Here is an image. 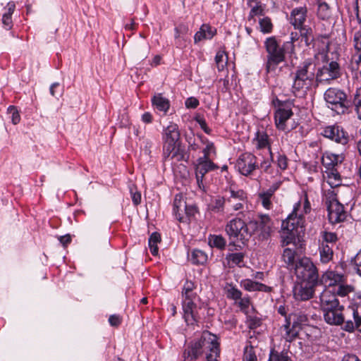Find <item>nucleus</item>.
<instances>
[{
	"instance_id": "f257e3e1",
	"label": "nucleus",
	"mask_w": 361,
	"mask_h": 361,
	"mask_svg": "<svg viewBox=\"0 0 361 361\" xmlns=\"http://www.w3.org/2000/svg\"><path fill=\"white\" fill-rule=\"evenodd\" d=\"M207 351L217 352L215 338L209 334H204L197 341L190 342L184 350L183 357L185 360H196L203 353Z\"/></svg>"
},
{
	"instance_id": "f03ea898",
	"label": "nucleus",
	"mask_w": 361,
	"mask_h": 361,
	"mask_svg": "<svg viewBox=\"0 0 361 361\" xmlns=\"http://www.w3.org/2000/svg\"><path fill=\"white\" fill-rule=\"evenodd\" d=\"M283 245H288L295 240L303 232V219L298 216L295 211L288 215L287 219L282 222Z\"/></svg>"
},
{
	"instance_id": "7ed1b4c3",
	"label": "nucleus",
	"mask_w": 361,
	"mask_h": 361,
	"mask_svg": "<svg viewBox=\"0 0 361 361\" xmlns=\"http://www.w3.org/2000/svg\"><path fill=\"white\" fill-rule=\"evenodd\" d=\"M343 307L336 310L334 312L324 314V321L331 325L343 324V329L346 331L352 332L355 327L361 325V317L358 316L357 312L353 310L354 322L351 319L345 320V316L343 313Z\"/></svg>"
},
{
	"instance_id": "20e7f679",
	"label": "nucleus",
	"mask_w": 361,
	"mask_h": 361,
	"mask_svg": "<svg viewBox=\"0 0 361 361\" xmlns=\"http://www.w3.org/2000/svg\"><path fill=\"white\" fill-rule=\"evenodd\" d=\"M324 99L329 104V108L338 114H345L351 105L347 99L346 94L336 88H329L324 93Z\"/></svg>"
},
{
	"instance_id": "39448f33",
	"label": "nucleus",
	"mask_w": 361,
	"mask_h": 361,
	"mask_svg": "<svg viewBox=\"0 0 361 361\" xmlns=\"http://www.w3.org/2000/svg\"><path fill=\"white\" fill-rule=\"evenodd\" d=\"M316 66L310 61H305L298 68L294 78L293 88L299 91L309 88L315 78Z\"/></svg>"
},
{
	"instance_id": "423d86ee",
	"label": "nucleus",
	"mask_w": 361,
	"mask_h": 361,
	"mask_svg": "<svg viewBox=\"0 0 361 361\" xmlns=\"http://www.w3.org/2000/svg\"><path fill=\"white\" fill-rule=\"evenodd\" d=\"M295 271L297 277L303 282L317 284L319 274L315 265L308 257H302L295 263Z\"/></svg>"
},
{
	"instance_id": "0eeeda50",
	"label": "nucleus",
	"mask_w": 361,
	"mask_h": 361,
	"mask_svg": "<svg viewBox=\"0 0 361 361\" xmlns=\"http://www.w3.org/2000/svg\"><path fill=\"white\" fill-rule=\"evenodd\" d=\"M264 45L268 53L267 71L269 72L274 70L279 63L284 61V51L287 49V47H285L284 44L283 47L281 48L274 37L267 38L264 42Z\"/></svg>"
},
{
	"instance_id": "6e6552de",
	"label": "nucleus",
	"mask_w": 361,
	"mask_h": 361,
	"mask_svg": "<svg viewBox=\"0 0 361 361\" xmlns=\"http://www.w3.org/2000/svg\"><path fill=\"white\" fill-rule=\"evenodd\" d=\"M342 194V188H338L336 192L330 196L329 200L326 202L329 212V219L332 224L342 222L346 219L347 213L343 204L340 202Z\"/></svg>"
},
{
	"instance_id": "1a4fd4ad",
	"label": "nucleus",
	"mask_w": 361,
	"mask_h": 361,
	"mask_svg": "<svg viewBox=\"0 0 361 361\" xmlns=\"http://www.w3.org/2000/svg\"><path fill=\"white\" fill-rule=\"evenodd\" d=\"M307 322V317L302 312H293L288 314L283 327L286 330L284 338L291 342L298 337L302 324Z\"/></svg>"
},
{
	"instance_id": "9d476101",
	"label": "nucleus",
	"mask_w": 361,
	"mask_h": 361,
	"mask_svg": "<svg viewBox=\"0 0 361 361\" xmlns=\"http://www.w3.org/2000/svg\"><path fill=\"white\" fill-rule=\"evenodd\" d=\"M230 240H240L243 244L250 239V233L246 228V223L240 218L231 220L225 228Z\"/></svg>"
},
{
	"instance_id": "9b49d317",
	"label": "nucleus",
	"mask_w": 361,
	"mask_h": 361,
	"mask_svg": "<svg viewBox=\"0 0 361 361\" xmlns=\"http://www.w3.org/2000/svg\"><path fill=\"white\" fill-rule=\"evenodd\" d=\"M180 139V133L178 131V126L175 123H171L164 129V149L165 154L168 157L171 156V159L176 156L177 143Z\"/></svg>"
},
{
	"instance_id": "f8f14e48",
	"label": "nucleus",
	"mask_w": 361,
	"mask_h": 361,
	"mask_svg": "<svg viewBox=\"0 0 361 361\" xmlns=\"http://www.w3.org/2000/svg\"><path fill=\"white\" fill-rule=\"evenodd\" d=\"M341 75V68L336 61H331L319 69L316 74V80L319 82L335 80Z\"/></svg>"
},
{
	"instance_id": "ddd939ff",
	"label": "nucleus",
	"mask_w": 361,
	"mask_h": 361,
	"mask_svg": "<svg viewBox=\"0 0 361 361\" xmlns=\"http://www.w3.org/2000/svg\"><path fill=\"white\" fill-rule=\"evenodd\" d=\"M197 295L182 296L183 297V310L184 312L185 321L188 325H193L199 322V317L195 312L197 305L193 300Z\"/></svg>"
},
{
	"instance_id": "4468645a",
	"label": "nucleus",
	"mask_w": 361,
	"mask_h": 361,
	"mask_svg": "<svg viewBox=\"0 0 361 361\" xmlns=\"http://www.w3.org/2000/svg\"><path fill=\"white\" fill-rule=\"evenodd\" d=\"M323 135L343 145H346L349 140L347 133L338 126H327L324 130Z\"/></svg>"
},
{
	"instance_id": "2eb2a0df",
	"label": "nucleus",
	"mask_w": 361,
	"mask_h": 361,
	"mask_svg": "<svg viewBox=\"0 0 361 361\" xmlns=\"http://www.w3.org/2000/svg\"><path fill=\"white\" fill-rule=\"evenodd\" d=\"M237 166L241 174L249 176L256 169V157L250 153H245L238 159Z\"/></svg>"
},
{
	"instance_id": "dca6fc26",
	"label": "nucleus",
	"mask_w": 361,
	"mask_h": 361,
	"mask_svg": "<svg viewBox=\"0 0 361 361\" xmlns=\"http://www.w3.org/2000/svg\"><path fill=\"white\" fill-rule=\"evenodd\" d=\"M317 284H312L307 282H303L300 286L295 287L294 295L296 300H307L312 298L314 293V287Z\"/></svg>"
},
{
	"instance_id": "f3484780",
	"label": "nucleus",
	"mask_w": 361,
	"mask_h": 361,
	"mask_svg": "<svg viewBox=\"0 0 361 361\" xmlns=\"http://www.w3.org/2000/svg\"><path fill=\"white\" fill-rule=\"evenodd\" d=\"M259 238L261 240L268 239L272 232V222L271 219L267 215H262L259 217Z\"/></svg>"
},
{
	"instance_id": "a211bd4d",
	"label": "nucleus",
	"mask_w": 361,
	"mask_h": 361,
	"mask_svg": "<svg viewBox=\"0 0 361 361\" xmlns=\"http://www.w3.org/2000/svg\"><path fill=\"white\" fill-rule=\"evenodd\" d=\"M217 168L218 166L211 160H205V158H199L195 165V175H199V177L204 178L208 171Z\"/></svg>"
},
{
	"instance_id": "6ab92c4d",
	"label": "nucleus",
	"mask_w": 361,
	"mask_h": 361,
	"mask_svg": "<svg viewBox=\"0 0 361 361\" xmlns=\"http://www.w3.org/2000/svg\"><path fill=\"white\" fill-rule=\"evenodd\" d=\"M231 196L228 198V202L232 204L233 209L238 211L243 208V202L246 199V194L243 190L235 191L231 190Z\"/></svg>"
},
{
	"instance_id": "aec40b11",
	"label": "nucleus",
	"mask_w": 361,
	"mask_h": 361,
	"mask_svg": "<svg viewBox=\"0 0 361 361\" xmlns=\"http://www.w3.org/2000/svg\"><path fill=\"white\" fill-rule=\"evenodd\" d=\"M290 109L279 108L275 113V123L280 130H286V121L293 116Z\"/></svg>"
},
{
	"instance_id": "412c9836",
	"label": "nucleus",
	"mask_w": 361,
	"mask_h": 361,
	"mask_svg": "<svg viewBox=\"0 0 361 361\" xmlns=\"http://www.w3.org/2000/svg\"><path fill=\"white\" fill-rule=\"evenodd\" d=\"M307 8L305 7H299L294 8L290 13V23L295 28L302 27L305 20Z\"/></svg>"
},
{
	"instance_id": "4be33fe9",
	"label": "nucleus",
	"mask_w": 361,
	"mask_h": 361,
	"mask_svg": "<svg viewBox=\"0 0 361 361\" xmlns=\"http://www.w3.org/2000/svg\"><path fill=\"white\" fill-rule=\"evenodd\" d=\"M149 51L150 46L146 42H137L135 46L134 54L137 59H145L147 58Z\"/></svg>"
},
{
	"instance_id": "5701e85b",
	"label": "nucleus",
	"mask_w": 361,
	"mask_h": 361,
	"mask_svg": "<svg viewBox=\"0 0 361 361\" xmlns=\"http://www.w3.org/2000/svg\"><path fill=\"white\" fill-rule=\"evenodd\" d=\"M241 286L247 290L255 291L262 290L269 292L271 288L262 284L261 283L255 282L250 279H245L241 282Z\"/></svg>"
},
{
	"instance_id": "b1692460",
	"label": "nucleus",
	"mask_w": 361,
	"mask_h": 361,
	"mask_svg": "<svg viewBox=\"0 0 361 361\" xmlns=\"http://www.w3.org/2000/svg\"><path fill=\"white\" fill-rule=\"evenodd\" d=\"M321 306L333 304L335 302H339L336 298V294L332 291V288L329 286L325 289L320 296Z\"/></svg>"
},
{
	"instance_id": "393cba45",
	"label": "nucleus",
	"mask_w": 361,
	"mask_h": 361,
	"mask_svg": "<svg viewBox=\"0 0 361 361\" xmlns=\"http://www.w3.org/2000/svg\"><path fill=\"white\" fill-rule=\"evenodd\" d=\"M152 102L153 106L157 109L164 111L165 113L169 110L170 106L169 99L162 97L161 94H155L152 99Z\"/></svg>"
},
{
	"instance_id": "a878e982",
	"label": "nucleus",
	"mask_w": 361,
	"mask_h": 361,
	"mask_svg": "<svg viewBox=\"0 0 361 361\" xmlns=\"http://www.w3.org/2000/svg\"><path fill=\"white\" fill-rule=\"evenodd\" d=\"M298 29H300V42H304L307 47L314 44L312 30L310 27L302 26Z\"/></svg>"
},
{
	"instance_id": "bb28decb",
	"label": "nucleus",
	"mask_w": 361,
	"mask_h": 361,
	"mask_svg": "<svg viewBox=\"0 0 361 361\" xmlns=\"http://www.w3.org/2000/svg\"><path fill=\"white\" fill-rule=\"evenodd\" d=\"M16 8L15 3L11 1L8 2L6 7L5 8L7 11L3 14L2 18V23L5 26H6V29L9 30L12 27V20H11V15L13 13Z\"/></svg>"
},
{
	"instance_id": "cd10ccee",
	"label": "nucleus",
	"mask_w": 361,
	"mask_h": 361,
	"mask_svg": "<svg viewBox=\"0 0 361 361\" xmlns=\"http://www.w3.org/2000/svg\"><path fill=\"white\" fill-rule=\"evenodd\" d=\"M319 252L321 261L323 263H327L332 259L334 251L333 247L330 246V245L324 244V243H322L319 248Z\"/></svg>"
},
{
	"instance_id": "c85d7f7f",
	"label": "nucleus",
	"mask_w": 361,
	"mask_h": 361,
	"mask_svg": "<svg viewBox=\"0 0 361 361\" xmlns=\"http://www.w3.org/2000/svg\"><path fill=\"white\" fill-rule=\"evenodd\" d=\"M185 202L183 200L181 195H177L173 202L174 212L176 217L180 222H184V217L180 216V212H183V208L185 207Z\"/></svg>"
},
{
	"instance_id": "c756f323",
	"label": "nucleus",
	"mask_w": 361,
	"mask_h": 361,
	"mask_svg": "<svg viewBox=\"0 0 361 361\" xmlns=\"http://www.w3.org/2000/svg\"><path fill=\"white\" fill-rule=\"evenodd\" d=\"M332 288V291L336 294V295L345 296L349 293L353 291V287L349 285H345L343 283H338L334 286H330Z\"/></svg>"
},
{
	"instance_id": "7c9ffc66",
	"label": "nucleus",
	"mask_w": 361,
	"mask_h": 361,
	"mask_svg": "<svg viewBox=\"0 0 361 361\" xmlns=\"http://www.w3.org/2000/svg\"><path fill=\"white\" fill-rule=\"evenodd\" d=\"M190 260L195 264H203L207 260V255L200 250H194L191 253Z\"/></svg>"
},
{
	"instance_id": "2f4dec72",
	"label": "nucleus",
	"mask_w": 361,
	"mask_h": 361,
	"mask_svg": "<svg viewBox=\"0 0 361 361\" xmlns=\"http://www.w3.org/2000/svg\"><path fill=\"white\" fill-rule=\"evenodd\" d=\"M269 361H292L288 355V352L283 350L278 352L274 349L271 350L269 355Z\"/></svg>"
},
{
	"instance_id": "473e14b6",
	"label": "nucleus",
	"mask_w": 361,
	"mask_h": 361,
	"mask_svg": "<svg viewBox=\"0 0 361 361\" xmlns=\"http://www.w3.org/2000/svg\"><path fill=\"white\" fill-rule=\"evenodd\" d=\"M161 242V235L159 233H153L149 238V246L152 254L156 256L158 254L157 243Z\"/></svg>"
},
{
	"instance_id": "72a5a7b5",
	"label": "nucleus",
	"mask_w": 361,
	"mask_h": 361,
	"mask_svg": "<svg viewBox=\"0 0 361 361\" xmlns=\"http://www.w3.org/2000/svg\"><path fill=\"white\" fill-rule=\"evenodd\" d=\"M295 252L290 248H286L283 252V259L288 266H291L295 268V263L297 261L295 259Z\"/></svg>"
},
{
	"instance_id": "f704fd0d",
	"label": "nucleus",
	"mask_w": 361,
	"mask_h": 361,
	"mask_svg": "<svg viewBox=\"0 0 361 361\" xmlns=\"http://www.w3.org/2000/svg\"><path fill=\"white\" fill-rule=\"evenodd\" d=\"M228 58L226 56L224 51H219L217 52L215 57V63L219 71H222L224 70L227 65Z\"/></svg>"
},
{
	"instance_id": "c9c22d12",
	"label": "nucleus",
	"mask_w": 361,
	"mask_h": 361,
	"mask_svg": "<svg viewBox=\"0 0 361 361\" xmlns=\"http://www.w3.org/2000/svg\"><path fill=\"white\" fill-rule=\"evenodd\" d=\"M317 15L322 20L327 19L330 17L331 10H330L329 5L326 3H325V2L319 3L318 9H317Z\"/></svg>"
},
{
	"instance_id": "e433bc0d",
	"label": "nucleus",
	"mask_w": 361,
	"mask_h": 361,
	"mask_svg": "<svg viewBox=\"0 0 361 361\" xmlns=\"http://www.w3.org/2000/svg\"><path fill=\"white\" fill-rule=\"evenodd\" d=\"M256 140L257 141V147L259 149L269 146V137L266 133L257 132L256 134Z\"/></svg>"
},
{
	"instance_id": "4c0bfd02",
	"label": "nucleus",
	"mask_w": 361,
	"mask_h": 361,
	"mask_svg": "<svg viewBox=\"0 0 361 361\" xmlns=\"http://www.w3.org/2000/svg\"><path fill=\"white\" fill-rule=\"evenodd\" d=\"M259 26L261 31L264 33H269L271 32L273 25L271 19L268 17H265L259 20Z\"/></svg>"
},
{
	"instance_id": "58836bf2",
	"label": "nucleus",
	"mask_w": 361,
	"mask_h": 361,
	"mask_svg": "<svg viewBox=\"0 0 361 361\" xmlns=\"http://www.w3.org/2000/svg\"><path fill=\"white\" fill-rule=\"evenodd\" d=\"M209 244L219 249H223L226 245L225 239L221 235H212L209 238Z\"/></svg>"
},
{
	"instance_id": "ea45409f",
	"label": "nucleus",
	"mask_w": 361,
	"mask_h": 361,
	"mask_svg": "<svg viewBox=\"0 0 361 361\" xmlns=\"http://www.w3.org/2000/svg\"><path fill=\"white\" fill-rule=\"evenodd\" d=\"M323 240L322 243L334 247V244L337 241L338 238L336 233L325 231L323 233Z\"/></svg>"
},
{
	"instance_id": "a19ab883",
	"label": "nucleus",
	"mask_w": 361,
	"mask_h": 361,
	"mask_svg": "<svg viewBox=\"0 0 361 361\" xmlns=\"http://www.w3.org/2000/svg\"><path fill=\"white\" fill-rule=\"evenodd\" d=\"M210 30L211 27L209 25L204 24L201 26L200 30L197 32L194 37L195 42L197 43L202 39L207 38L206 30Z\"/></svg>"
},
{
	"instance_id": "79ce46f5",
	"label": "nucleus",
	"mask_w": 361,
	"mask_h": 361,
	"mask_svg": "<svg viewBox=\"0 0 361 361\" xmlns=\"http://www.w3.org/2000/svg\"><path fill=\"white\" fill-rule=\"evenodd\" d=\"M244 255L242 252L231 253L226 255V259L228 262H232L235 264H239L243 262Z\"/></svg>"
},
{
	"instance_id": "37998d69",
	"label": "nucleus",
	"mask_w": 361,
	"mask_h": 361,
	"mask_svg": "<svg viewBox=\"0 0 361 361\" xmlns=\"http://www.w3.org/2000/svg\"><path fill=\"white\" fill-rule=\"evenodd\" d=\"M353 104L355 106L358 118H360L361 116V87L358 88L356 91V94L354 97Z\"/></svg>"
},
{
	"instance_id": "c03bdc74",
	"label": "nucleus",
	"mask_w": 361,
	"mask_h": 361,
	"mask_svg": "<svg viewBox=\"0 0 361 361\" xmlns=\"http://www.w3.org/2000/svg\"><path fill=\"white\" fill-rule=\"evenodd\" d=\"M246 228H247V231L250 233V238L259 230V219L250 220L248 223H246Z\"/></svg>"
},
{
	"instance_id": "a18cd8bd",
	"label": "nucleus",
	"mask_w": 361,
	"mask_h": 361,
	"mask_svg": "<svg viewBox=\"0 0 361 361\" xmlns=\"http://www.w3.org/2000/svg\"><path fill=\"white\" fill-rule=\"evenodd\" d=\"M343 306L340 305L339 302H335L327 305L321 306L323 314H327L329 312H334L336 310L343 308Z\"/></svg>"
},
{
	"instance_id": "49530a36",
	"label": "nucleus",
	"mask_w": 361,
	"mask_h": 361,
	"mask_svg": "<svg viewBox=\"0 0 361 361\" xmlns=\"http://www.w3.org/2000/svg\"><path fill=\"white\" fill-rule=\"evenodd\" d=\"M194 289V284L191 281H187L183 287V291H182V296H187L189 295H197L195 293H192V290Z\"/></svg>"
},
{
	"instance_id": "de8ad7c7",
	"label": "nucleus",
	"mask_w": 361,
	"mask_h": 361,
	"mask_svg": "<svg viewBox=\"0 0 361 361\" xmlns=\"http://www.w3.org/2000/svg\"><path fill=\"white\" fill-rule=\"evenodd\" d=\"M140 140H141V138ZM142 145L144 146V148H143L144 153L146 155H149L150 148L152 147V140L149 137H145V136H143L142 137Z\"/></svg>"
},
{
	"instance_id": "09e8293b",
	"label": "nucleus",
	"mask_w": 361,
	"mask_h": 361,
	"mask_svg": "<svg viewBox=\"0 0 361 361\" xmlns=\"http://www.w3.org/2000/svg\"><path fill=\"white\" fill-rule=\"evenodd\" d=\"M8 113L11 114V119L13 124H17L20 121V115L18 110L14 106H9Z\"/></svg>"
},
{
	"instance_id": "8fccbe9b",
	"label": "nucleus",
	"mask_w": 361,
	"mask_h": 361,
	"mask_svg": "<svg viewBox=\"0 0 361 361\" xmlns=\"http://www.w3.org/2000/svg\"><path fill=\"white\" fill-rule=\"evenodd\" d=\"M244 360L245 361H256L257 356L253 351L252 347H250L249 349L246 348L245 354H244Z\"/></svg>"
},
{
	"instance_id": "3c124183",
	"label": "nucleus",
	"mask_w": 361,
	"mask_h": 361,
	"mask_svg": "<svg viewBox=\"0 0 361 361\" xmlns=\"http://www.w3.org/2000/svg\"><path fill=\"white\" fill-rule=\"evenodd\" d=\"M281 184V181H278V182H276L274 183H273L270 188L265 192H264L263 193L264 194V195H267V197H271L274 195V193L275 192L276 190H277L279 189V188L280 187Z\"/></svg>"
},
{
	"instance_id": "603ef678",
	"label": "nucleus",
	"mask_w": 361,
	"mask_h": 361,
	"mask_svg": "<svg viewBox=\"0 0 361 361\" xmlns=\"http://www.w3.org/2000/svg\"><path fill=\"white\" fill-rule=\"evenodd\" d=\"M211 152H214V146L212 142H209L203 149L204 156L202 158H205V160H210L209 154Z\"/></svg>"
},
{
	"instance_id": "864d4df0",
	"label": "nucleus",
	"mask_w": 361,
	"mask_h": 361,
	"mask_svg": "<svg viewBox=\"0 0 361 361\" xmlns=\"http://www.w3.org/2000/svg\"><path fill=\"white\" fill-rule=\"evenodd\" d=\"M228 295L233 300H238L240 298L242 293L237 288L232 287L228 290Z\"/></svg>"
},
{
	"instance_id": "5fc2aeb1",
	"label": "nucleus",
	"mask_w": 361,
	"mask_h": 361,
	"mask_svg": "<svg viewBox=\"0 0 361 361\" xmlns=\"http://www.w3.org/2000/svg\"><path fill=\"white\" fill-rule=\"evenodd\" d=\"M215 343L216 344L217 346V352L209 351L210 353L209 354H207L206 357L207 361H217L216 357L219 355V344L216 340Z\"/></svg>"
},
{
	"instance_id": "6e6d98bb",
	"label": "nucleus",
	"mask_w": 361,
	"mask_h": 361,
	"mask_svg": "<svg viewBox=\"0 0 361 361\" xmlns=\"http://www.w3.org/2000/svg\"><path fill=\"white\" fill-rule=\"evenodd\" d=\"M277 165L282 170H285L287 168V158L285 155H279Z\"/></svg>"
},
{
	"instance_id": "4d7b16f0",
	"label": "nucleus",
	"mask_w": 361,
	"mask_h": 361,
	"mask_svg": "<svg viewBox=\"0 0 361 361\" xmlns=\"http://www.w3.org/2000/svg\"><path fill=\"white\" fill-rule=\"evenodd\" d=\"M224 203L225 199L224 197H219L216 199L212 204V209L217 211L221 210L223 208Z\"/></svg>"
},
{
	"instance_id": "13d9d810",
	"label": "nucleus",
	"mask_w": 361,
	"mask_h": 361,
	"mask_svg": "<svg viewBox=\"0 0 361 361\" xmlns=\"http://www.w3.org/2000/svg\"><path fill=\"white\" fill-rule=\"evenodd\" d=\"M183 210L185 211V213L188 217H190L193 216L197 212V207L194 205L188 206L185 204V207L183 208Z\"/></svg>"
},
{
	"instance_id": "bf43d9fd",
	"label": "nucleus",
	"mask_w": 361,
	"mask_h": 361,
	"mask_svg": "<svg viewBox=\"0 0 361 361\" xmlns=\"http://www.w3.org/2000/svg\"><path fill=\"white\" fill-rule=\"evenodd\" d=\"M354 264L355 265L357 273L361 276V250L355 257Z\"/></svg>"
},
{
	"instance_id": "052dcab7",
	"label": "nucleus",
	"mask_w": 361,
	"mask_h": 361,
	"mask_svg": "<svg viewBox=\"0 0 361 361\" xmlns=\"http://www.w3.org/2000/svg\"><path fill=\"white\" fill-rule=\"evenodd\" d=\"M195 121L200 124L201 128L207 133L209 134L211 132V130L209 128L207 127L206 121L204 118L198 116L195 118Z\"/></svg>"
},
{
	"instance_id": "680f3d73",
	"label": "nucleus",
	"mask_w": 361,
	"mask_h": 361,
	"mask_svg": "<svg viewBox=\"0 0 361 361\" xmlns=\"http://www.w3.org/2000/svg\"><path fill=\"white\" fill-rule=\"evenodd\" d=\"M199 104V101L195 97H190L185 101V106L187 108H196Z\"/></svg>"
},
{
	"instance_id": "e2e57ef3",
	"label": "nucleus",
	"mask_w": 361,
	"mask_h": 361,
	"mask_svg": "<svg viewBox=\"0 0 361 361\" xmlns=\"http://www.w3.org/2000/svg\"><path fill=\"white\" fill-rule=\"evenodd\" d=\"M109 322L112 326H118L121 322V319L118 315L113 314L109 317Z\"/></svg>"
},
{
	"instance_id": "0e129e2a",
	"label": "nucleus",
	"mask_w": 361,
	"mask_h": 361,
	"mask_svg": "<svg viewBox=\"0 0 361 361\" xmlns=\"http://www.w3.org/2000/svg\"><path fill=\"white\" fill-rule=\"evenodd\" d=\"M260 199L262 200V205L267 208V209H269L271 203V201H270V198L271 197H267V195H264V193H259V195Z\"/></svg>"
},
{
	"instance_id": "69168bd1",
	"label": "nucleus",
	"mask_w": 361,
	"mask_h": 361,
	"mask_svg": "<svg viewBox=\"0 0 361 361\" xmlns=\"http://www.w3.org/2000/svg\"><path fill=\"white\" fill-rule=\"evenodd\" d=\"M262 14H263V9L261 8V6H255L250 11L249 20H250L251 18H253L254 16L256 15H262Z\"/></svg>"
},
{
	"instance_id": "338daca9",
	"label": "nucleus",
	"mask_w": 361,
	"mask_h": 361,
	"mask_svg": "<svg viewBox=\"0 0 361 361\" xmlns=\"http://www.w3.org/2000/svg\"><path fill=\"white\" fill-rule=\"evenodd\" d=\"M132 200L135 205H138L141 202V194L138 192H133V188L130 189Z\"/></svg>"
},
{
	"instance_id": "774afa93",
	"label": "nucleus",
	"mask_w": 361,
	"mask_h": 361,
	"mask_svg": "<svg viewBox=\"0 0 361 361\" xmlns=\"http://www.w3.org/2000/svg\"><path fill=\"white\" fill-rule=\"evenodd\" d=\"M356 16L359 23L361 24V0L355 1Z\"/></svg>"
}]
</instances>
